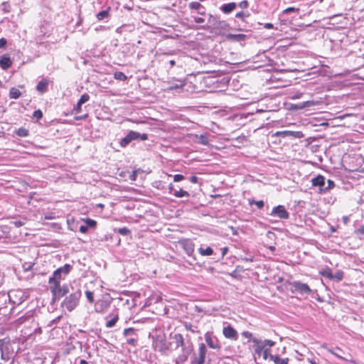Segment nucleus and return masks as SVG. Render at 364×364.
Instances as JSON below:
<instances>
[{
    "label": "nucleus",
    "mask_w": 364,
    "mask_h": 364,
    "mask_svg": "<svg viewBox=\"0 0 364 364\" xmlns=\"http://www.w3.org/2000/svg\"><path fill=\"white\" fill-rule=\"evenodd\" d=\"M81 296V291L77 289L65 298L62 303V306L65 308L68 311H72L77 306Z\"/></svg>",
    "instance_id": "obj_1"
},
{
    "label": "nucleus",
    "mask_w": 364,
    "mask_h": 364,
    "mask_svg": "<svg viewBox=\"0 0 364 364\" xmlns=\"http://www.w3.org/2000/svg\"><path fill=\"white\" fill-rule=\"evenodd\" d=\"M176 348L181 347L183 354L176 359V363L186 361L191 353V350L185 347V342L183 336L181 333H176L173 336Z\"/></svg>",
    "instance_id": "obj_2"
},
{
    "label": "nucleus",
    "mask_w": 364,
    "mask_h": 364,
    "mask_svg": "<svg viewBox=\"0 0 364 364\" xmlns=\"http://www.w3.org/2000/svg\"><path fill=\"white\" fill-rule=\"evenodd\" d=\"M8 297L10 302L15 305L22 304L27 299L26 294L21 289H12L9 291Z\"/></svg>",
    "instance_id": "obj_3"
},
{
    "label": "nucleus",
    "mask_w": 364,
    "mask_h": 364,
    "mask_svg": "<svg viewBox=\"0 0 364 364\" xmlns=\"http://www.w3.org/2000/svg\"><path fill=\"white\" fill-rule=\"evenodd\" d=\"M290 286L292 293H299L301 295L310 294L311 293V289L307 284L294 281L290 283Z\"/></svg>",
    "instance_id": "obj_4"
},
{
    "label": "nucleus",
    "mask_w": 364,
    "mask_h": 364,
    "mask_svg": "<svg viewBox=\"0 0 364 364\" xmlns=\"http://www.w3.org/2000/svg\"><path fill=\"white\" fill-rule=\"evenodd\" d=\"M206 353L207 348L205 345L204 343H200L199 345L198 353L194 354L191 358V364H204Z\"/></svg>",
    "instance_id": "obj_5"
},
{
    "label": "nucleus",
    "mask_w": 364,
    "mask_h": 364,
    "mask_svg": "<svg viewBox=\"0 0 364 364\" xmlns=\"http://www.w3.org/2000/svg\"><path fill=\"white\" fill-rule=\"evenodd\" d=\"M50 291L53 294L54 299H59L62 296H65L68 292V288L67 286L61 287L60 284H55L50 285Z\"/></svg>",
    "instance_id": "obj_6"
},
{
    "label": "nucleus",
    "mask_w": 364,
    "mask_h": 364,
    "mask_svg": "<svg viewBox=\"0 0 364 364\" xmlns=\"http://www.w3.org/2000/svg\"><path fill=\"white\" fill-rule=\"evenodd\" d=\"M153 347L156 350L164 353L168 349L166 341L164 336H156L153 340Z\"/></svg>",
    "instance_id": "obj_7"
},
{
    "label": "nucleus",
    "mask_w": 364,
    "mask_h": 364,
    "mask_svg": "<svg viewBox=\"0 0 364 364\" xmlns=\"http://www.w3.org/2000/svg\"><path fill=\"white\" fill-rule=\"evenodd\" d=\"M269 215L271 216L277 217L279 219H288L289 218V212L286 210L285 207L282 205L273 208Z\"/></svg>",
    "instance_id": "obj_8"
},
{
    "label": "nucleus",
    "mask_w": 364,
    "mask_h": 364,
    "mask_svg": "<svg viewBox=\"0 0 364 364\" xmlns=\"http://www.w3.org/2000/svg\"><path fill=\"white\" fill-rule=\"evenodd\" d=\"M178 244L188 256H192L194 252V244L190 239H182Z\"/></svg>",
    "instance_id": "obj_9"
},
{
    "label": "nucleus",
    "mask_w": 364,
    "mask_h": 364,
    "mask_svg": "<svg viewBox=\"0 0 364 364\" xmlns=\"http://www.w3.org/2000/svg\"><path fill=\"white\" fill-rule=\"evenodd\" d=\"M274 135L277 136H282L283 138L293 137V138H296V139H301V138L304 137V134L301 132L289 131V130L277 132L274 134Z\"/></svg>",
    "instance_id": "obj_10"
},
{
    "label": "nucleus",
    "mask_w": 364,
    "mask_h": 364,
    "mask_svg": "<svg viewBox=\"0 0 364 364\" xmlns=\"http://www.w3.org/2000/svg\"><path fill=\"white\" fill-rule=\"evenodd\" d=\"M323 348H325L327 352H328L329 353L335 355L336 357H337L338 358H339L341 360L349 361V362H353V360L352 359H349V358H348L346 357H343L341 355V353H343V351L339 347H336L334 348H327L326 346H323Z\"/></svg>",
    "instance_id": "obj_11"
},
{
    "label": "nucleus",
    "mask_w": 364,
    "mask_h": 364,
    "mask_svg": "<svg viewBox=\"0 0 364 364\" xmlns=\"http://www.w3.org/2000/svg\"><path fill=\"white\" fill-rule=\"evenodd\" d=\"M223 333L225 338L232 341H237L238 339V333L237 331L230 325L223 328Z\"/></svg>",
    "instance_id": "obj_12"
},
{
    "label": "nucleus",
    "mask_w": 364,
    "mask_h": 364,
    "mask_svg": "<svg viewBox=\"0 0 364 364\" xmlns=\"http://www.w3.org/2000/svg\"><path fill=\"white\" fill-rule=\"evenodd\" d=\"M205 340L207 345L213 349H220V345L215 337L212 336L210 332L205 333Z\"/></svg>",
    "instance_id": "obj_13"
},
{
    "label": "nucleus",
    "mask_w": 364,
    "mask_h": 364,
    "mask_svg": "<svg viewBox=\"0 0 364 364\" xmlns=\"http://www.w3.org/2000/svg\"><path fill=\"white\" fill-rule=\"evenodd\" d=\"M140 133L130 131L127 135L121 139L120 145L122 146H127L132 141L139 139Z\"/></svg>",
    "instance_id": "obj_14"
},
{
    "label": "nucleus",
    "mask_w": 364,
    "mask_h": 364,
    "mask_svg": "<svg viewBox=\"0 0 364 364\" xmlns=\"http://www.w3.org/2000/svg\"><path fill=\"white\" fill-rule=\"evenodd\" d=\"M189 8L196 10L198 14L200 15H205V8L198 2L193 1L189 4Z\"/></svg>",
    "instance_id": "obj_15"
},
{
    "label": "nucleus",
    "mask_w": 364,
    "mask_h": 364,
    "mask_svg": "<svg viewBox=\"0 0 364 364\" xmlns=\"http://www.w3.org/2000/svg\"><path fill=\"white\" fill-rule=\"evenodd\" d=\"M312 185L314 186H318L321 188H323L325 186V178L321 175H318L316 177L312 178Z\"/></svg>",
    "instance_id": "obj_16"
},
{
    "label": "nucleus",
    "mask_w": 364,
    "mask_h": 364,
    "mask_svg": "<svg viewBox=\"0 0 364 364\" xmlns=\"http://www.w3.org/2000/svg\"><path fill=\"white\" fill-rule=\"evenodd\" d=\"M12 65V61L9 56L3 55L0 59V66L4 70H6Z\"/></svg>",
    "instance_id": "obj_17"
},
{
    "label": "nucleus",
    "mask_w": 364,
    "mask_h": 364,
    "mask_svg": "<svg viewBox=\"0 0 364 364\" xmlns=\"http://www.w3.org/2000/svg\"><path fill=\"white\" fill-rule=\"evenodd\" d=\"M270 360H272L274 364H289V358H282L278 355H271Z\"/></svg>",
    "instance_id": "obj_18"
},
{
    "label": "nucleus",
    "mask_w": 364,
    "mask_h": 364,
    "mask_svg": "<svg viewBox=\"0 0 364 364\" xmlns=\"http://www.w3.org/2000/svg\"><path fill=\"white\" fill-rule=\"evenodd\" d=\"M236 6H237V5L234 2L229 3V4H223L220 7V10L224 14H230V12H232L236 8Z\"/></svg>",
    "instance_id": "obj_19"
},
{
    "label": "nucleus",
    "mask_w": 364,
    "mask_h": 364,
    "mask_svg": "<svg viewBox=\"0 0 364 364\" xmlns=\"http://www.w3.org/2000/svg\"><path fill=\"white\" fill-rule=\"evenodd\" d=\"M48 80H43L38 82L36 86V90L41 92L43 93L47 91L48 90Z\"/></svg>",
    "instance_id": "obj_20"
},
{
    "label": "nucleus",
    "mask_w": 364,
    "mask_h": 364,
    "mask_svg": "<svg viewBox=\"0 0 364 364\" xmlns=\"http://www.w3.org/2000/svg\"><path fill=\"white\" fill-rule=\"evenodd\" d=\"M252 341L257 345L255 348V352L257 353H260L261 351L265 348V345L262 343L261 340L254 338H252Z\"/></svg>",
    "instance_id": "obj_21"
},
{
    "label": "nucleus",
    "mask_w": 364,
    "mask_h": 364,
    "mask_svg": "<svg viewBox=\"0 0 364 364\" xmlns=\"http://www.w3.org/2000/svg\"><path fill=\"white\" fill-rule=\"evenodd\" d=\"M62 273L55 274V271L53 272V276L49 279L50 285H54L55 284H60V280L62 279Z\"/></svg>",
    "instance_id": "obj_22"
},
{
    "label": "nucleus",
    "mask_w": 364,
    "mask_h": 364,
    "mask_svg": "<svg viewBox=\"0 0 364 364\" xmlns=\"http://www.w3.org/2000/svg\"><path fill=\"white\" fill-rule=\"evenodd\" d=\"M198 252L202 256H210L213 254V250L210 247H206L205 248L201 247L198 249Z\"/></svg>",
    "instance_id": "obj_23"
},
{
    "label": "nucleus",
    "mask_w": 364,
    "mask_h": 364,
    "mask_svg": "<svg viewBox=\"0 0 364 364\" xmlns=\"http://www.w3.org/2000/svg\"><path fill=\"white\" fill-rule=\"evenodd\" d=\"M110 10H111L110 7H108L106 10L99 12L96 16L97 20L102 21V20L107 18L109 15Z\"/></svg>",
    "instance_id": "obj_24"
},
{
    "label": "nucleus",
    "mask_w": 364,
    "mask_h": 364,
    "mask_svg": "<svg viewBox=\"0 0 364 364\" xmlns=\"http://www.w3.org/2000/svg\"><path fill=\"white\" fill-rule=\"evenodd\" d=\"M71 269V265L65 264L63 267H60L55 270V274H58V273H63L65 275H66L70 272Z\"/></svg>",
    "instance_id": "obj_25"
},
{
    "label": "nucleus",
    "mask_w": 364,
    "mask_h": 364,
    "mask_svg": "<svg viewBox=\"0 0 364 364\" xmlns=\"http://www.w3.org/2000/svg\"><path fill=\"white\" fill-rule=\"evenodd\" d=\"M229 27L228 23L225 21L220 20L217 22L214 29L217 31L226 30Z\"/></svg>",
    "instance_id": "obj_26"
},
{
    "label": "nucleus",
    "mask_w": 364,
    "mask_h": 364,
    "mask_svg": "<svg viewBox=\"0 0 364 364\" xmlns=\"http://www.w3.org/2000/svg\"><path fill=\"white\" fill-rule=\"evenodd\" d=\"M21 95V92L16 87H11L9 91V97L11 99H18Z\"/></svg>",
    "instance_id": "obj_27"
},
{
    "label": "nucleus",
    "mask_w": 364,
    "mask_h": 364,
    "mask_svg": "<svg viewBox=\"0 0 364 364\" xmlns=\"http://www.w3.org/2000/svg\"><path fill=\"white\" fill-rule=\"evenodd\" d=\"M320 274L326 278L332 279L333 272L330 268H324L319 272Z\"/></svg>",
    "instance_id": "obj_28"
},
{
    "label": "nucleus",
    "mask_w": 364,
    "mask_h": 364,
    "mask_svg": "<svg viewBox=\"0 0 364 364\" xmlns=\"http://www.w3.org/2000/svg\"><path fill=\"white\" fill-rule=\"evenodd\" d=\"M107 306L108 305L104 301H101L100 303L97 302L95 304V311L98 313H102L104 311L105 309L107 307Z\"/></svg>",
    "instance_id": "obj_29"
},
{
    "label": "nucleus",
    "mask_w": 364,
    "mask_h": 364,
    "mask_svg": "<svg viewBox=\"0 0 364 364\" xmlns=\"http://www.w3.org/2000/svg\"><path fill=\"white\" fill-rule=\"evenodd\" d=\"M16 134L20 137H26L28 136L29 131L24 127H21L16 131Z\"/></svg>",
    "instance_id": "obj_30"
},
{
    "label": "nucleus",
    "mask_w": 364,
    "mask_h": 364,
    "mask_svg": "<svg viewBox=\"0 0 364 364\" xmlns=\"http://www.w3.org/2000/svg\"><path fill=\"white\" fill-rule=\"evenodd\" d=\"M173 196L176 198L188 197L189 193L186 191L180 189L179 191H176L173 193Z\"/></svg>",
    "instance_id": "obj_31"
},
{
    "label": "nucleus",
    "mask_w": 364,
    "mask_h": 364,
    "mask_svg": "<svg viewBox=\"0 0 364 364\" xmlns=\"http://www.w3.org/2000/svg\"><path fill=\"white\" fill-rule=\"evenodd\" d=\"M185 85V82L182 80H178L176 83L172 84L169 87L168 90H177L182 88Z\"/></svg>",
    "instance_id": "obj_32"
},
{
    "label": "nucleus",
    "mask_w": 364,
    "mask_h": 364,
    "mask_svg": "<svg viewBox=\"0 0 364 364\" xmlns=\"http://www.w3.org/2000/svg\"><path fill=\"white\" fill-rule=\"evenodd\" d=\"M327 183L328 186L323 188H321L320 193H326L335 186V183L332 180L328 179Z\"/></svg>",
    "instance_id": "obj_33"
},
{
    "label": "nucleus",
    "mask_w": 364,
    "mask_h": 364,
    "mask_svg": "<svg viewBox=\"0 0 364 364\" xmlns=\"http://www.w3.org/2000/svg\"><path fill=\"white\" fill-rule=\"evenodd\" d=\"M343 275H344L343 272L338 270L336 273H334V274L333 273L332 280H335L336 282H340L343 279Z\"/></svg>",
    "instance_id": "obj_34"
},
{
    "label": "nucleus",
    "mask_w": 364,
    "mask_h": 364,
    "mask_svg": "<svg viewBox=\"0 0 364 364\" xmlns=\"http://www.w3.org/2000/svg\"><path fill=\"white\" fill-rule=\"evenodd\" d=\"M219 21L220 19L218 17L211 14L209 15L208 22L213 26V28H215V26L217 24V22H218Z\"/></svg>",
    "instance_id": "obj_35"
},
{
    "label": "nucleus",
    "mask_w": 364,
    "mask_h": 364,
    "mask_svg": "<svg viewBox=\"0 0 364 364\" xmlns=\"http://www.w3.org/2000/svg\"><path fill=\"white\" fill-rule=\"evenodd\" d=\"M114 77L116 80L125 81L127 79V77L122 72H116L114 74Z\"/></svg>",
    "instance_id": "obj_36"
},
{
    "label": "nucleus",
    "mask_w": 364,
    "mask_h": 364,
    "mask_svg": "<svg viewBox=\"0 0 364 364\" xmlns=\"http://www.w3.org/2000/svg\"><path fill=\"white\" fill-rule=\"evenodd\" d=\"M123 334L124 336H136V330L133 328H128L124 330Z\"/></svg>",
    "instance_id": "obj_37"
},
{
    "label": "nucleus",
    "mask_w": 364,
    "mask_h": 364,
    "mask_svg": "<svg viewBox=\"0 0 364 364\" xmlns=\"http://www.w3.org/2000/svg\"><path fill=\"white\" fill-rule=\"evenodd\" d=\"M118 319H119V317L117 315H116L113 318H112L111 320H109L107 322L106 327L107 328L113 327L117 322Z\"/></svg>",
    "instance_id": "obj_38"
},
{
    "label": "nucleus",
    "mask_w": 364,
    "mask_h": 364,
    "mask_svg": "<svg viewBox=\"0 0 364 364\" xmlns=\"http://www.w3.org/2000/svg\"><path fill=\"white\" fill-rule=\"evenodd\" d=\"M229 39H235V40H243L245 38V35L244 34H229L228 36Z\"/></svg>",
    "instance_id": "obj_39"
},
{
    "label": "nucleus",
    "mask_w": 364,
    "mask_h": 364,
    "mask_svg": "<svg viewBox=\"0 0 364 364\" xmlns=\"http://www.w3.org/2000/svg\"><path fill=\"white\" fill-rule=\"evenodd\" d=\"M85 296H86L87 301L90 303H93V301H94V294H93L92 291L87 290L85 291Z\"/></svg>",
    "instance_id": "obj_40"
},
{
    "label": "nucleus",
    "mask_w": 364,
    "mask_h": 364,
    "mask_svg": "<svg viewBox=\"0 0 364 364\" xmlns=\"http://www.w3.org/2000/svg\"><path fill=\"white\" fill-rule=\"evenodd\" d=\"M90 100V96L87 93L83 94L78 100L80 105L87 102Z\"/></svg>",
    "instance_id": "obj_41"
},
{
    "label": "nucleus",
    "mask_w": 364,
    "mask_h": 364,
    "mask_svg": "<svg viewBox=\"0 0 364 364\" xmlns=\"http://www.w3.org/2000/svg\"><path fill=\"white\" fill-rule=\"evenodd\" d=\"M137 336H135V337H131L127 338V343L132 346H135L137 343Z\"/></svg>",
    "instance_id": "obj_42"
},
{
    "label": "nucleus",
    "mask_w": 364,
    "mask_h": 364,
    "mask_svg": "<svg viewBox=\"0 0 364 364\" xmlns=\"http://www.w3.org/2000/svg\"><path fill=\"white\" fill-rule=\"evenodd\" d=\"M1 7H2L1 9H2V11L4 12H5V13L10 12L11 7H10L9 4L7 2L2 3Z\"/></svg>",
    "instance_id": "obj_43"
},
{
    "label": "nucleus",
    "mask_w": 364,
    "mask_h": 364,
    "mask_svg": "<svg viewBox=\"0 0 364 364\" xmlns=\"http://www.w3.org/2000/svg\"><path fill=\"white\" fill-rule=\"evenodd\" d=\"M317 103L314 101H306L302 103V105L300 107L301 108L308 107L311 106L316 105Z\"/></svg>",
    "instance_id": "obj_44"
},
{
    "label": "nucleus",
    "mask_w": 364,
    "mask_h": 364,
    "mask_svg": "<svg viewBox=\"0 0 364 364\" xmlns=\"http://www.w3.org/2000/svg\"><path fill=\"white\" fill-rule=\"evenodd\" d=\"M33 117L38 120L42 118L43 113L40 109L36 110L33 114Z\"/></svg>",
    "instance_id": "obj_45"
},
{
    "label": "nucleus",
    "mask_w": 364,
    "mask_h": 364,
    "mask_svg": "<svg viewBox=\"0 0 364 364\" xmlns=\"http://www.w3.org/2000/svg\"><path fill=\"white\" fill-rule=\"evenodd\" d=\"M198 142L201 144L206 145L208 143V138L205 135H200Z\"/></svg>",
    "instance_id": "obj_46"
},
{
    "label": "nucleus",
    "mask_w": 364,
    "mask_h": 364,
    "mask_svg": "<svg viewBox=\"0 0 364 364\" xmlns=\"http://www.w3.org/2000/svg\"><path fill=\"white\" fill-rule=\"evenodd\" d=\"M118 232L122 235H127L130 233V230L127 228H119Z\"/></svg>",
    "instance_id": "obj_47"
},
{
    "label": "nucleus",
    "mask_w": 364,
    "mask_h": 364,
    "mask_svg": "<svg viewBox=\"0 0 364 364\" xmlns=\"http://www.w3.org/2000/svg\"><path fill=\"white\" fill-rule=\"evenodd\" d=\"M262 343L263 344L265 345V346H268L269 347H272L275 345V342L271 341V340H268V339H265L264 341H262Z\"/></svg>",
    "instance_id": "obj_48"
},
{
    "label": "nucleus",
    "mask_w": 364,
    "mask_h": 364,
    "mask_svg": "<svg viewBox=\"0 0 364 364\" xmlns=\"http://www.w3.org/2000/svg\"><path fill=\"white\" fill-rule=\"evenodd\" d=\"M291 11L299 12V9L294 8V7H289V8L284 9L283 13L284 14H289V12H291Z\"/></svg>",
    "instance_id": "obj_49"
},
{
    "label": "nucleus",
    "mask_w": 364,
    "mask_h": 364,
    "mask_svg": "<svg viewBox=\"0 0 364 364\" xmlns=\"http://www.w3.org/2000/svg\"><path fill=\"white\" fill-rule=\"evenodd\" d=\"M86 223H87V226L88 227H91V228H93V227H95L97 223L95 220H92V219H87L86 220Z\"/></svg>",
    "instance_id": "obj_50"
},
{
    "label": "nucleus",
    "mask_w": 364,
    "mask_h": 364,
    "mask_svg": "<svg viewBox=\"0 0 364 364\" xmlns=\"http://www.w3.org/2000/svg\"><path fill=\"white\" fill-rule=\"evenodd\" d=\"M184 179V176L181 174H176L173 176V181L175 182H179Z\"/></svg>",
    "instance_id": "obj_51"
},
{
    "label": "nucleus",
    "mask_w": 364,
    "mask_h": 364,
    "mask_svg": "<svg viewBox=\"0 0 364 364\" xmlns=\"http://www.w3.org/2000/svg\"><path fill=\"white\" fill-rule=\"evenodd\" d=\"M242 336L246 338L252 340V334L249 331H243Z\"/></svg>",
    "instance_id": "obj_52"
},
{
    "label": "nucleus",
    "mask_w": 364,
    "mask_h": 364,
    "mask_svg": "<svg viewBox=\"0 0 364 364\" xmlns=\"http://www.w3.org/2000/svg\"><path fill=\"white\" fill-rule=\"evenodd\" d=\"M239 6L241 8V9H245L248 6V2L246 0H244V1H242L240 4H239Z\"/></svg>",
    "instance_id": "obj_53"
},
{
    "label": "nucleus",
    "mask_w": 364,
    "mask_h": 364,
    "mask_svg": "<svg viewBox=\"0 0 364 364\" xmlns=\"http://www.w3.org/2000/svg\"><path fill=\"white\" fill-rule=\"evenodd\" d=\"M6 43H7L6 39L4 38H1L0 39V49L1 48H4L6 46Z\"/></svg>",
    "instance_id": "obj_54"
},
{
    "label": "nucleus",
    "mask_w": 364,
    "mask_h": 364,
    "mask_svg": "<svg viewBox=\"0 0 364 364\" xmlns=\"http://www.w3.org/2000/svg\"><path fill=\"white\" fill-rule=\"evenodd\" d=\"M255 203L256 204L257 208L259 209H262L264 207V201L263 200L255 201Z\"/></svg>",
    "instance_id": "obj_55"
},
{
    "label": "nucleus",
    "mask_w": 364,
    "mask_h": 364,
    "mask_svg": "<svg viewBox=\"0 0 364 364\" xmlns=\"http://www.w3.org/2000/svg\"><path fill=\"white\" fill-rule=\"evenodd\" d=\"M194 21L197 23H202L205 21V19L201 17H194Z\"/></svg>",
    "instance_id": "obj_56"
},
{
    "label": "nucleus",
    "mask_w": 364,
    "mask_h": 364,
    "mask_svg": "<svg viewBox=\"0 0 364 364\" xmlns=\"http://www.w3.org/2000/svg\"><path fill=\"white\" fill-rule=\"evenodd\" d=\"M14 224L15 225L16 227L19 228L23 226L24 225V223L21 220H16L14 222Z\"/></svg>",
    "instance_id": "obj_57"
},
{
    "label": "nucleus",
    "mask_w": 364,
    "mask_h": 364,
    "mask_svg": "<svg viewBox=\"0 0 364 364\" xmlns=\"http://www.w3.org/2000/svg\"><path fill=\"white\" fill-rule=\"evenodd\" d=\"M88 228H87V225H81L80 227V231L82 232V233H85L87 231Z\"/></svg>",
    "instance_id": "obj_58"
},
{
    "label": "nucleus",
    "mask_w": 364,
    "mask_h": 364,
    "mask_svg": "<svg viewBox=\"0 0 364 364\" xmlns=\"http://www.w3.org/2000/svg\"><path fill=\"white\" fill-rule=\"evenodd\" d=\"M81 106H82V105H80L79 102H77V105L74 108V109L76 111V112L79 113L81 112V110H82Z\"/></svg>",
    "instance_id": "obj_59"
},
{
    "label": "nucleus",
    "mask_w": 364,
    "mask_h": 364,
    "mask_svg": "<svg viewBox=\"0 0 364 364\" xmlns=\"http://www.w3.org/2000/svg\"><path fill=\"white\" fill-rule=\"evenodd\" d=\"M139 139L142 141H145L148 139V135L146 134H140Z\"/></svg>",
    "instance_id": "obj_60"
},
{
    "label": "nucleus",
    "mask_w": 364,
    "mask_h": 364,
    "mask_svg": "<svg viewBox=\"0 0 364 364\" xmlns=\"http://www.w3.org/2000/svg\"><path fill=\"white\" fill-rule=\"evenodd\" d=\"M190 181L193 183H196L198 182V177L196 176H193L191 177Z\"/></svg>",
    "instance_id": "obj_61"
},
{
    "label": "nucleus",
    "mask_w": 364,
    "mask_h": 364,
    "mask_svg": "<svg viewBox=\"0 0 364 364\" xmlns=\"http://www.w3.org/2000/svg\"><path fill=\"white\" fill-rule=\"evenodd\" d=\"M245 16V14L243 12H238L236 14L235 17L238 18H242Z\"/></svg>",
    "instance_id": "obj_62"
},
{
    "label": "nucleus",
    "mask_w": 364,
    "mask_h": 364,
    "mask_svg": "<svg viewBox=\"0 0 364 364\" xmlns=\"http://www.w3.org/2000/svg\"><path fill=\"white\" fill-rule=\"evenodd\" d=\"M264 28H267V29H270V28H273L274 26L271 23H267L264 24Z\"/></svg>",
    "instance_id": "obj_63"
},
{
    "label": "nucleus",
    "mask_w": 364,
    "mask_h": 364,
    "mask_svg": "<svg viewBox=\"0 0 364 364\" xmlns=\"http://www.w3.org/2000/svg\"><path fill=\"white\" fill-rule=\"evenodd\" d=\"M242 259L244 260V261H246V262H252L253 261V257H245V258H242Z\"/></svg>",
    "instance_id": "obj_64"
}]
</instances>
